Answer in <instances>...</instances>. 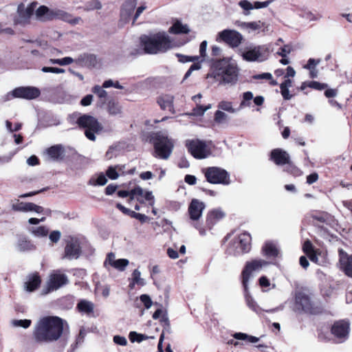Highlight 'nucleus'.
Wrapping results in <instances>:
<instances>
[{
	"instance_id": "nucleus-1",
	"label": "nucleus",
	"mask_w": 352,
	"mask_h": 352,
	"mask_svg": "<svg viewBox=\"0 0 352 352\" xmlns=\"http://www.w3.org/2000/svg\"><path fill=\"white\" fill-rule=\"evenodd\" d=\"M67 322L58 316H44L35 324L32 332L34 340L39 343L57 341L62 336Z\"/></svg>"
},
{
	"instance_id": "nucleus-2",
	"label": "nucleus",
	"mask_w": 352,
	"mask_h": 352,
	"mask_svg": "<svg viewBox=\"0 0 352 352\" xmlns=\"http://www.w3.org/2000/svg\"><path fill=\"white\" fill-rule=\"evenodd\" d=\"M140 45L143 47L144 52L146 54H155L165 52L168 50L173 47H180L186 43V40L183 41H176L166 32H158L152 35H142L140 38Z\"/></svg>"
},
{
	"instance_id": "nucleus-3",
	"label": "nucleus",
	"mask_w": 352,
	"mask_h": 352,
	"mask_svg": "<svg viewBox=\"0 0 352 352\" xmlns=\"http://www.w3.org/2000/svg\"><path fill=\"white\" fill-rule=\"evenodd\" d=\"M212 75L221 84L234 85L238 80L239 69L234 60L224 58L214 64Z\"/></svg>"
},
{
	"instance_id": "nucleus-4",
	"label": "nucleus",
	"mask_w": 352,
	"mask_h": 352,
	"mask_svg": "<svg viewBox=\"0 0 352 352\" xmlns=\"http://www.w3.org/2000/svg\"><path fill=\"white\" fill-rule=\"evenodd\" d=\"M155 157L167 160L170 156L173 147V141L162 132H157L153 137Z\"/></svg>"
},
{
	"instance_id": "nucleus-5",
	"label": "nucleus",
	"mask_w": 352,
	"mask_h": 352,
	"mask_svg": "<svg viewBox=\"0 0 352 352\" xmlns=\"http://www.w3.org/2000/svg\"><path fill=\"white\" fill-rule=\"evenodd\" d=\"M270 46L268 44L250 45L241 50L243 60L248 62H264L270 54Z\"/></svg>"
},
{
	"instance_id": "nucleus-6",
	"label": "nucleus",
	"mask_w": 352,
	"mask_h": 352,
	"mask_svg": "<svg viewBox=\"0 0 352 352\" xmlns=\"http://www.w3.org/2000/svg\"><path fill=\"white\" fill-rule=\"evenodd\" d=\"M252 238L249 233L244 232L236 236L232 245L228 249L230 254L238 255L248 252L251 249Z\"/></svg>"
},
{
	"instance_id": "nucleus-7",
	"label": "nucleus",
	"mask_w": 352,
	"mask_h": 352,
	"mask_svg": "<svg viewBox=\"0 0 352 352\" xmlns=\"http://www.w3.org/2000/svg\"><path fill=\"white\" fill-rule=\"evenodd\" d=\"M269 264V262L263 259H254L245 263L241 274L242 284L245 290L248 289V283L253 273L259 272Z\"/></svg>"
},
{
	"instance_id": "nucleus-8",
	"label": "nucleus",
	"mask_w": 352,
	"mask_h": 352,
	"mask_svg": "<svg viewBox=\"0 0 352 352\" xmlns=\"http://www.w3.org/2000/svg\"><path fill=\"white\" fill-rule=\"evenodd\" d=\"M78 124L85 129V136L90 140L94 141L96 140L95 133L101 130V126L97 120L88 115L80 116L77 120Z\"/></svg>"
},
{
	"instance_id": "nucleus-9",
	"label": "nucleus",
	"mask_w": 352,
	"mask_h": 352,
	"mask_svg": "<svg viewBox=\"0 0 352 352\" xmlns=\"http://www.w3.org/2000/svg\"><path fill=\"white\" fill-rule=\"evenodd\" d=\"M208 182L212 184H221L228 185L230 184L228 173L219 167H210L203 170Z\"/></svg>"
},
{
	"instance_id": "nucleus-10",
	"label": "nucleus",
	"mask_w": 352,
	"mask_h": 352,
	"mask_svg": "<svg viewBox=\"0 0 352 352\" xmlns=\"http://www.w3.org/2000/svg\"><path fill=\"white\" fill-rule=\"evenodd\" d=\"M68 278L60 271L52 272L46 282V285L43 289V294H47L51 292L56 291L63 286L67 285Z\"/></svg>"
},
{
	"instance_id": "nucleus-11",
	"label": "nucleus",
	"mask_w": 352,
	"mask_h": 352,
	"mask_svg": "<svg viewBox=\"0 0 352 352\" xmlns=\"http://www.w3.org/2000/svg\"><path fill=\"white\" fill-rule=\"evenodd\" d=\"M40 94V90L36 87H20L14 89L11 92L8 93L5 96L4 100H10L14 98L32 100L38 97Z\"/></svg>"
},
{
	"instance_id": "nucleus-12",
	"label": "nucleus",
	"mask_w": 352,
	"mask_h": 352,
	"mask_svg": "<svg viewBox=\"0 0 352 352\" xmlns=\"http://www.w3.org/2000/svg\"><path fill=\"white\" fill-rule=\"evenodd\" d=\"M34 11L36 19L43 22L54 19H64L67 15V13L63 10L50 9L45 6H41Z\"/></svg>"
},
{
	"instance_id": "nucleus-13",
	"label": "nucleus",
	"mask_w": 352,
	"mask_h": 352,
	"mask_svg": "<svg viewBox=\"0 0 352 352\" xmlns=\"http://www.w3.org/2000/svg\"><path fill=\"white\" fill-rule=\"evenodd\" d=\"M242 39V35L233 30H224L219 32L217 37V41H223L232 47H238Z\"/></svg>"
},
{
	"instance_id": "nucleus-14",
	"label": "nucleus",
	"mask_w": 352,
	"mask_h": 352,
	"mask_svg": "<svg viewBox=\"0 0 352 352\" xmlns=\"http://www.w3.org/2000/svg\"><path fill=\"white\" fill-rule=\"evenodd\" d=\"M37 2L34 1L30 3L28 6L21 3L17 8V14L15 22L19 24H26L29 23L30 19L33 15V13L36 8Z\"/></svg>"
},
{
	"instance_id": "nucleus-15",
	"label": "nucleus",
	"mask_w": 352,
	"mask_h": 352,
	"mask_svg": "<svg viewBox=\"0 0 352 352\" xmlns=\"http://www.w3.org/2000/svg\"><path fill=\"white\" fill-rule=\"evenodd\" d=\"M331 333L338 342L345 341L349 334V323L345 320L336 322L331 327Z\"/></svg>"
},
{
	"instance_id": "nucleus-16",
	"label": "nucleus",
	"mask_w": 352,
	"mask_h": 352,
	"mask_svg": "<svg viewBox=\"0 0 352 352\" xmlns=\"http://www.w3.org/2000/svg\"><path fill=\"white\" fill-rule=\"evenodd\" d=\"M81 254L80 242L77 239L71 238L66 243L64 258L69 260L78 258Z\"/></svg>"
},
{
	"instance_id": "nucleus-17",
	"label": "nucleus",
	"mask_w": 352,
	"mask_h": 352,
	"mask_svg": "<svg viewBox=\"0 0 352 352\" xmlns=\"http://www.w3.org/2000/svg\"><path fill=\"white\" fill-rule=\"evenodd\" d=\"M238 26L243 30L248 33H259L265 32V23L261 21H250V22H239Z\"/></svg>"
},
{
	"instance_id": "nucleus-18",
	"label": "nucleus",
	"mask_w": 352,
	"mask_h": 352,
	"mask_svg": "<svg viewBox=\"0 0 352 352\" xmlns=\"http://www.w3.org/2000/svg\"><path fill=\"white\" fill-rule=\"evenodd\" d=\"M296 309L306 312L311 311V303L309 298L303 292H298L296 294Z\"/></svg>"
},
{
	"instance_id": "nucleus-19",
	"label": "nucleus",
	"mask_w": 352,
	"mask_h": 352,
	"mask_svg": "<svg viewBox=\"0 0 352 352\" xmlns=\"http://www.w3.org/2000/svg\"><path fill=\"white\" fill-rule=\"evenodd\" d=\"M271 160L277 165H284L289 162V155L280 148H275L271 152Z\"/></svg>"
},
{
	"instance_id": "nucleus-20",
	"label": "nucleus",
	"mask_w": 352,
	"mask_h": 352,
	"mask_svg": "<svg viewBox=\"0 0 352 352\" xmlns=\"http://www.w3.org/2000/svg\"><path fill=\"white\" fill-rule=\"evenodd\" d=\"M173 100L174 97L172 95L163 94L158 97L157 102L162 109L175 113Z\"/></svg>"
},
{
	"instance_id": "nucleus-21",
	"label": "nucleus",
	"mask_w": 352,
	"mask_h": 352,
	"mask_svg": "<svg viewBox=\"0 0 352 352\" xmlns=\"http://www.w3.org/2000/svg\"><path fill=\"white\" fill-rule=\"evenodd\" d=\"M46 153L52 161L62 160L65 157V150L61 145H54L47 149Z\"/></svg>"
},
{
	"instance_id": "nucleus-22",
	"label": "nucleus",
	"mask_w": 352,
	"mask_h": 352,
	"mask_svg": "<svg viewBox=\"0 0 352 352\" xmlns=\"http://www.w3.org/2000/svg\"><path fill=\"white\" fill-rule=\"evenodd\" d=\"M13 208L15 210L21 212H35L36 213H42L43 212V207L30 202L19 203L18 204L14 205Z\"/></svg>"
},
{
	"instance_id": "nucleus-23",
	"label": "nucleus",
	"mask_w": 352,
	"mask_h": 352,
	"mask_svg": "<svg viewBox=\"0 0 352 352\" xmlns=\"http://www.w3.org/2000/svg\"><path fill=\"white\" fill-rule=\"evenodd\" d=\"M262 252L267 257H277L280 254L277 244L273 241H266L262 248Z\"/></svg>"
},
{
	"instance_id": "nucleus-24",
	"label": "nucleus",
	"mask_w": 352,
	"mask_h": 352,
	"mask_svg": "<svg viewBox=\"0 0 352 352\" xmlns=\"http://www.w3.org/2000/svg\"><path fill=\"white\" fill-rule=\"evenodd\" d=\"M341 269L349 277L352 278V256L342 254L340 258Z\"/></svg>"
},
{
	"instance_id": "nucleus-25",
	"label": "nucleus",
	"mask_w": 352,
	"mask_h": 352,
	"mask_svg": "<svg viewBox=\"0 0 352 352\" xmlns=\"http://www.w3.org/2000/svg\"><path fill=\"white\" fill-rule=\"evenodd\" d=\"M214 146L211 141L199 140V159L209 157L212 153Z\"/></svg>"
},
{
	"instance_id": "nucleus-26",
	"label": "nucleus",
	"mask_w": 352,
	"mask_h": 352,
	"mask_svg": "<svg viewBox=\"0 0 352 352\" xmlns=\"http://www.w3.org/2000/svg\"><path fill=\"white\" fill-rule=\"evenodd\" d=\"M76 308L80 313L89 315L94 312V305L92 302L83 299L78 302Z\"/></svg>"
},
{
	"instance_id": "nucleus-27",
	"label": "nucleus",
	"mask_w": 352,
	"mask_h": 352,
	"mask_svg": "<svg viewBox=\"0 0 352 352\" xmlns=\"http://www.w3.org/2000/svg\"><path fill=\"white\" fill-rule=\"evenodd\" d=\"M225 217V212L221 209L211 210L207 217V221L209 224L213 225Z\"/></svg>"
},
{
	"instance_id": "nucleus-28",
	"label": "nucleus",
	"mask_w": 352,
	"mask_h": 352,
	"mask_svg": "<svg viewBox=\"0 0 352 352\" xmlns=\"http://www.w3.org/2000/svg\"><path fill=\"white\" fill-rule=\"evenodd\" d=\"M135 6L136 0L126 1L122 6V9L121 11L122 17H124L125 19H127V18L129 17L134 11Z\"/></svg>"
},
{
	"instance_id": "nucleus-29",
	"label": "nucleus",
	"mask_w": 352,
	"mask_h": 352,
	"mask_svg": "<svg viewBox=\"0 0 352 352\" xmlns=\"http://www.w3.org/2000/svg\"><path fill=\"white\" fill-rule=\"evenodd\" d=\"M190 31L187 25L182 24L179 21H176L169 28V32L172 34H186Z\"/></svg>"
},
{
	"instance_id": "nucleus-30",
	"label": "nucleus",
	"mask_w": 352,
	"mask_h": 352,
	"mask_svg": "<svg viewBox=\"0 0 352 352\" xmlns=\"http://www.w3.org/2000/svg\"><path fill=\"white\" fill-rule=\"evenodd\" d=\"M28 231L36 237L47 236L49 233V229L43 226L30 227L28 228Z\"/></svg>"
},
{
	"instance_id": "nucleus-31",
	"label": "nucleus",
	"mask_w": 352,
	"mask_h": 352,
	"mask_svg": "<svg viewBox=\"0 0 352 352\" xmlns=\"http://www.w3.org/2000/svg\"><path fill=\"white\" fill-rule=\"evenodd\" d=\"M245 298L247 306L255 313L260 314L262 311L261 308L258 306V305L254 300V298L249 294V293L248 292V289H245Z\"/></svg>"
},
{
	"instance_id": "nucleus-32",
	"label": "nucleus",
	"mask_w": 352,
	"mask_h": 352,
	"mask_svg": "<svg viewBox=\"0 0 352 352\" xmlns=\"http://www.w3.org/2000/svg\"><path fill=\"white\" fill-rule=\"evenodd\" d=\"M41 284L40 277L37 275L31 276L28 281L25 283V289L28 292H33Z\"/></svg>"
},
{
	"instance_id": "nucleus-33",
	"label": "nucleus",
	"mask_w": 352,
	"mask_h": 352,
	"mask_svg": "<svg viewBox=\"0 0 352 352\" xmlns=\"http://www.w3.org/2000/svg\"><path fill=\"white\" fill-rule=\"evenodd\" d=\"M188 151L196 159H198V139L188 140L186 142Z\"/></svg>"
},
{
	"instance_id": "nucleus-34",
	"label": "nucleus",
	"mask_w": 352,
	"mask_h": 352,
	"mask_svg": "<svg viewBox=\"0 0 352 352\" xmlns=\"http://www.w3.org/2000/svg\"><path fill=\"white\" fill-rule=\"evenodd\" d=\"M233 337L239 340H244L249 343H257L260 338L254 336H250L245 333H235Z\"/></svg>"
},
{
	"instance_id": "nucleus-35",
	"label": "nucleus",
	"mask_w": 352,
	"mask_h": 352,
	"mask_svg": "<svg viewBox=\"0 0 352 352\" xmlns=\"http://www.w3.org/2000/svg\"><path fill=\"white\" fill-rule=\"evenodd\" d=\"M144 191L141 187L137 186L131 190V200L136 199L140 203L144 202Z\"/></svg>"
},
{
	"instance_id": "nucleus-36",
	"label": "nucleus",
	"mask_w": 352,
	"mask_h": 352,
	"mask_svg": "<svg viewBox=\"0 0 352 352\" xmlns=\"http://www.w3.org/2000/svg\"><path fill=\"white\" fill-rule=\"evenodd\" d=\"M188 213L190 217L192 220L198 219V200L194 199L192 200L189 208H188Z\"/></svg>"
},
{
	"instance_id": "nucleus-37",
	"label": "nucleus",
	"mask_w": 352,
	"mask_h": 352,
	"mask_svg": "<svg viewBox=\"0 0 352 352\" xmlns=\"http://www.w3.org/2000/svg\"><path fill=\"white\" fill-rule=\"evenodd\" d=\"M107 179L105 175L100 173L97 177H91L89 181V184L91 186H104L107 184Z\"/></svg>"
},
{
	"instance_id": "nucleus-38",
	"label": "nucleus",
	"mask_w": 352,
	"mask_h": 352,
	"mask_svg": "<svg viewBox=\"0 0 352 352\" xmlns=\"http://www.w3.org/2000/svg\"><path fill=\"white\" fill-rule=\"evenodd\" d=\"M118 170H122L121 166H109L106 172L107 176L111 179H116L119 177Z\"/></svg>"
},
{
	"instance_id": "nucleus-39",
	"label": "nucleus",
	"mask_w": 352,
	"mask_h": 352,
	"mask_svg": "<svg viewBox=\"0 0 352 352\" xmlns=\"http://www.w3.org/2000/svg\"><path fill=\"white\" fill-rule=\"evenodd\" d=\"M148 337L144 334L138 333L135 331H131L129 335V338L131 342H141L145 340Z\"/></svg>"
},
{
	"instance_id": "nucleus-40",
	"label": "nucleus",
	"mask_w": 352,
	"mask_h": 352,
	"mask_svg": "<svg viewBox=\"0 0 352 352\" xmlns=\"http://www.w3.org/2000/svg\"><path fill=\"white\" fill-rule=\"evenodd\" d=\"M74 62V60L71 57H65L60 59L50 58L49 63L51 64H57L59 65H68Z\"/></svg>"
},
{
	"instance_id": "nucleus-41",
	"label": "nucleus",
	"mask_w": 352,
	"mask_h": 352,
	"mask_svg": "<svg viewBox=\"0 0 352 352\" xmlns=\"http://www.w3.org/2000/svg\"><path fill=\"white\" fill-rule=\"evenodd\" d=\"M32 324L31 320L24 319V320H12L11 321V324L14 327H22L24 329H27L30 327Z\"/></svg>"
},
{
	"instance_id": "nucleus-42",
	"label": "nucleus",
	"mask_w": 352,
	"mask_h": 352,
	"mask_svg": "<svg viewBox=\"0 0 352 352\" xmlns=\"http://www.w3.org/2000/svg\"><path fill=\"white\" fill-rule=\"evenodd\" d=\"M129 263V261L128 259L119 258L116 260V263H113V267L118 271L122 272L126 269Z\"/></svg>"
},
{
	"instance_id": "nucleus-43",
	"label": "nucleus",
	"mask_w": 352,
	"mask_h": 352,
	"mask_svg": "<svg viewBox=\"0 0 352 352\" xmlns=\"http://www.w3.org/2000/svg\"><path fill=\"white\" fill-rule=\"evenodd\" d=\"M254 98L253 93L251 91H246L243 94V100L241 102V107H250V100Z\"/></svg>"
},
{
	"instance_id": "nucleus-44",
	"label": "nucleus",
	"mask_w": 352,
	"mask_h": 352,
	"mask_svg": "<svg viewBox=\"0 0 352 352\" xmlns=\"http://www.w3.org/2000/svg\"><path fill=\"white\" fill-rule=\"evenodd\" d=\"M238 4L243 10V14L246 16L250 14L251 10L254 9L253 4L248 0H241Z\"/></svg>"
},
{
	"instance_id": "nucleus-45",
	"label": "nucleus",
	"mask_w": 352,
	"mask_h": 352,
	"mask_svg": "<svg viewBox=\"0 0 352 352\" xmlns=\"http://www.w3.org/2000/svg\"><path fill=\"white\" fill-rule=\"evenodd\" d=\"M132 280L134 283H136L137 285L140 286H144L146 284L144 279L141 278V272L138 269L133 270L132 273Z\"/></svg>"
},
{
	"instance_id": "nucleus-46",
	"label": "nucleus",
	"mask_w": 352,
	"mask_h": 352,
	"mask_svg": "<svg viewBox=\"0 0 352 352\" xmlns=\"http://www.w3.org/2000/svg\"><path fill=\"white\" fill-rule=\"evenodd\" d=\"M219 109L230 112V113H234L235 109L232 107V103L229 101L223 100L220 102L218 104Z\"/></svg>"
},
{
	"instance_id": "nucleus-47",
	"label": "nucleus",
	"mask_w": 352,
	"mask_h": 352,
	"mask_svg": "<svg viewBox=\"0 0 352 352\" xmlns=\"http://www.w3.org/2000/svg\"><path fill=\"white\" fill-rule=\"evenodd\" d=\"M259 285L263 288H268L267 289H263L264 292H267L270 289V287L272 286V288H275V284H271L270 280L265 276H261L258 280Z\"/></svg>"
},
{
	"instance_id": "nucleus-48",
	"label": "nucleus",
	"mask_w": 352,
	"mask_h": 352,
	"mask_svg": "<svg viewBox=\"0 0 352 352\" xmlns=\"http://www.w3.org/2000/svg\"><path fill=\"white\" fill-rule=\"evenodd\" d=\"M228 118V115L220 110L217 111L214 114V121L219 124L225 123Z\"/></svg>"
},
{
	"instance_id": "nucleus-49",
	"label": "nucleus",
	"mask_w": 352,
	"mask_h": 352,
	"mask_svg": "<svg viewBox=\"0 0 352 352\" xmlns=\"http://www.w3.org/2000/svg\"><path fill=\"white\" fill-rule=\"evenodd\" d=\"M102 8V4L98 0H91L87 3L85 9L87 10H100Z\"/></svg>"
},
{
	"instance_id": "nucleus-50",
	"label": "nucleus",
	"mask_w": 352,
	"mask_h": 352,
	"mask_svg": "<svg viewBox=\"0 0 352 352\" xmlns=\"http://www.w3.org/2000/svg\"><path fill=\"white\" fill-rule=\"evenodd\" d=\"M108 110L110 114L117 115L121 112L120 107L115 102H109L108 104Z\"/></svg>"
},
{
	"instance_id": "nucleus-51",
	"label": "nucleus",
	"mask_w": 352,
	"mask_h": 352,
	"mask_svg": "<svg viewBox=\"0 0 352 352\" xmlns=\"http://www.w3.org/2000/svg\"><path fill=\"white\" fill-rule=\"evenodd\" d=\"M117 259L113 252H110L107 254V256L104 262V266L108 268V266L113 267V263H116Z\"/></svg>"
},
{
	"instance_id": "nucleus-52",
	"label": "nucleus",
	"mask_w": 352,
	"mask_h": 352,
	"mask_svg": "<svg viewBox=\"0 0 352 352\" xmlns=\"http://www.w3.org/2000/svg\"><path fill=\"white\" fill-rule=\"evenodd\" d=\"M140 299L141 302L144 304L146 309H149L153 305L151 298L147 294L141 295L140 296Z\"/></svg>"
},
{
	"instance_id": "nucleus-53",
	"label": "nucleus",
	"mask_w": 352,
	"mask_h": 352,
	"mask_svg": "<svg viewBox=\"0 0 352 352\" xmlns=\"http://www.w3.org/2000/svg\"><path fill=\"white\" fill-rule=\"evenodd\" d=\"M99 85H96L93 88V92L98 95V96L100 98H106L107 96V91Z\"/></svg>"
},
{
	"instance_id": "nucleus-54",
	"label": "nucleus",
	"mask_w": 352,
	"mask_h": 352,
	"mask_svg": "<svg viewBox=\"0 0 352 352\" xmlns=\"http://www.w3.org/2000/svg\"><path fill=\"white\" fill-rule=\"evenodd\" d=\"M292 52V47L289 45H285L280 47L276 54L282 57H287V56Z\"/></svg>"
},
{
	"instance_id": "nucleus-55",
	"label": "nucleus",
	"mask_w": 352,
	"mask_h": 352,
	"mask_svg": "<svg viewBox=\"0 0 352 352\" xmlns=\"http://www.w3.org/2000/svg\"><path fill=\"white\" fill-rule=\"evenodd\" d=\"M41 71L45 73L50 72L54 74H63L65 72L64 69L52 67H43Z\"/></svg>"
},
{
	"instance_id": "nucleus-56",
	"label": "nucleus",
	"mask_w": 352,
	"mask_h": 352,
	"mask_svg": "<svg viewBox=\"0 0 352 352\" xmlns=\"http://www.w3.org/2000/svg\"><path fill=\"white\" fill-rule=\"evenodd\" d=\"M307 86L314 89L322 90L327 87V85L324 83H320L317 81H311L308 83Z\"/></svg>"
},
{
	"instance_id": "nucleus-57",
	"label": "nucleus",
	"mask_w": 352,
	"mask_h": 352,
	"mask_svg": "<svg viewBox=\"0 0 352 352\" xmlns=\"http://www.w3.org/2000/svg\"><path fill=\"white\" fill-rule=\"evenodd\" d=\"M320 63V59L309 58L307 61V64L304 66L306 69H310L316 68V66Z\"/></svg>"
},
{
	"instance_id": "nucleus-58",
	"label": "nucleus",
	"mask_w": 352,
	"mask_h": 352,
	"mask_svg": "<svg viewBox=\"0 0 352 352\" xmlns=\"http://www.w3.org/2000/svg\"><path fill=\"white\" fill-rule=\"evenodd\" d=\"M113 342L118 345L126 346L127 344V340L125 337L121 336H115L113 337Z\"/></svg>"
},
{
	"instance_id": "nucleus-59",
	"label": "nucleus",
	"mask_w": 352,
	"mask_h": 352,
	"mask_svg": "<svg viewBox=\"0 0 352 352\" xmlns=\"http://www.w3.org/2000/svg\"><path fill=\"white\" fill-rule=\"evenodd\" d=\"M144 201L148 202L150 206H153L155 204V198L151 191H146L144 194Z\"/></svg>"
},
{
	"instance_id": "nucleus-60",
	"label": "nucleus",
	"mask_w": 352,
	"mask_h": 352,
	"mask_svg": "<svg viewBox=\"0 0 352 352\" xmlns=\"http://www.w3.org/2000/svg\"><path fill=\"white\" fill-rule=\"evenodd\" d=\"M31 246H32V244L26 240L23 239V240L19 241V248L20 250H21V251H25V250H29V249H30Z\"/></svg>"
},
{
	"instance_id": "nucleus-61",
	"label": "nucleus",
	"mask_w": 352,
	"mask_h": 352,
	"mask_svg": "<svg viewBox=\"0 0 352 352\" xmlns=\"http://www.w3.org/2000/svg\"><path fill=\"white\" fill-rule=\"evenodd\" d=\"M60 232L59 231H53L50 234L49 239L53 243H57L60 238Z\"/></svg>"
},
{
	"instance_id": "nucleus-62",
	"label": "nucleus",
	"mask_w": 352,
	"mask_h": 352,
	"mask_svg": "<svg viewBox=\"0 0 352 352\" xmlns=\"http://www.w3.org/2000/svg\"><path fill=\"white\" fill-rule=\"evenodd\" d=\"M280 93L285 100H290L292 98V95L289 94V88L285 87H280Z\"/></svg>"
},
{
	"instance_id": "nucleus-63",
	"label": "nucleus",
	"mask_w": 352,
	"mask_h": 352,
	"mask_svg": "<svg viewBox=\"0 0 352 352\" xmlns=\"http://www.w3.org/2000/svg\"><path fill=\"white\" fill-rule=\"evenodd\" d=\"M131 217L138 219L142 223L145 222L148 219V217L145 214L138 213L134 211L131 213Z\"/></svg>"
},
{
	"instance_id": "nucleus-64",
	"label": "nucleus",
	"mask_w": 352,
	"mask_h": 352,
	"mask_svg": "<svg viewBox=\"0 0 352 352\" xmlns=\"http://www.w3.org/2000/svg\"><path fill=\"white\" fill-rule=\"evenodd\" d=\"M303 251L306 254H309V253H311L314 252L312 244L309 241H306L302 247Z\"/></svg>"
}]
</instances>
